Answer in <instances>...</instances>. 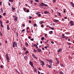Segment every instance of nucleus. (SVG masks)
<instances>
[{"mask_svg": "<svg viewBox=\"0 0 74 74\" xmlns=\"http://www.w3.org/2000/svg\"><path fill=\"white\" fill-rule=\"evenodd\" d=\"M13 48H15V47H18L17 46V42H14L13 43Z\"/></svg>", "mask_w": 74, "mask_h": 74, "instance_id": "obj_1", "label": "nucleus"}, {"mask_svg": "<svg viewBox=\"0 0 74 74\" xmlns=\"http://www.w3.org/2000/svg\"><path fill=\"white\" fill-rule=\"evenodd\" d=\"M5 57L6 58V59L8 61V62H10V59H9V57H8V54L6 55Z\"/></svg>", "mask_w": 74, "mask_h": 74, "instance_id": "obj_2", "label": "nucleus"}, {"mask_svg": "<svg viewBox=\"0 0 74 74\" xmlns=\"http://www.w3.org/2000/svg\"><path fill=\"white\" fill-rule=\"evenodd\" d=\"M74 22L73 21H71L70 22V24H71V26H73L74 25Z\"/></svg>", "mask_w": 74, "mask_h": 74, "instance_id": "obj_3", "label": "nucleus"}, {"mask_svg": "<svg viewBox=\"0 0 74 74\" xmlns=\"http://www.w3.org/2000/svg\"><path fill=\"white\" fill-rule=\"evenodd\" d=\"M62 49H58L57 51V52L58 53L59 52H62Z\"/></svg>", "mask_w": 74, "mask_h": 74, "instance_id": "obj_4", "label": "nucleus"}, {"mask_svg": "<svg viewBox=\"0 0 74 74\" xmlns=\"http://www.w3.org/2000/svg\"><path fill=\"white\" fill-rule=\"evenodd\" d=\"M53 21L54 22H55V23H57V22H58V21H59V20L56 19H54L53 20Z\"/></svg>", "mask_w": 74, "mask_h": 74, "instance_id": "obj_5", "label": "nucleus"}, {"mask_svg": "<svg viewBox=\"0 0 74 74\" xmlns=\"http://www.w3.org/2000/svg\"><path fill=\"white\" fill-rule=\"evenodd\" d=\"M29 53V51L27 50L25 51V54L24 55H27V53Z\"/></svg>", "mask_w": 74, "mask_h": 74, "instance_id": "obj_6", "label": "nucleus"}, {"mask_svg": "<svg viewBox=\"0 0 74 74\" xmlns=\"http://www.w3.org/2000/svg\"><path fill=\"white\" fill-rule=\"evenodd\" d=\"M29 64L31 66L33 65V62H32L30 61H30H29Z\"/></svg>", "mask_w": 74, "mask_h": 74, "instance_id": "obj_7", "label": "nucleus"}, {"mask_svg": "<svg viewBox=\"0 0 74 74\" xmlns=\"http://www.w3.org/2000/svg\"><path fill=\"white\" fill-rule=\"evenodd\" d=\"M40 5H41V6H42V7H44V6H45V4L44 3H41L40 4Z\"/></svg>", "mask_w": 74, "mask_h": 74, "instance_id": "obj_8", "label": "nucleus"}, {"mask_svg": "<svg viewBox=\"0 0 74 74\" xmlns=\"http://www.w3.org/2000/svg\"><path fill=\"white\" fill-rule=\"evenodd\" d=\"M25 45L26 47H29V44H28V43H27V42H26L25 43Z\"/></svg>", "mask_w": 74, "mask_h": 74, "instance_id": "obj_9", "label": "nucleus"}, {"mask_svg": "<svg viewBox=\"0 0 74 74\" xmlns=\"http://www.w3.org/2000/svg\"><path fill=\"white\" fill-rule=\"evenodd\" d=\"M49 63L50 64H52V62H53V61L52 60H50L49 61Z\"/></svg>", "mask_w": 74, "mask_h": 74, "instance_id": "obj_10", "label": "nucleus"}, {"mask_svg": "<svg viewBox=\"0 0 74 74\" xmlns=\"http://www.w3.org/2000/svg\"><path fill=\"white\" fill-rule=\"evenodd\" d=\"M37 50V51L38 52H40L41 51V50L40 49H38Z\"/></svg>", "mask_w": 74, "mask_h": 74, "instance_id": "obj_11", "label": "nucleus"}, {"mask_svg": "<svg viewBox=\"0 0 74 74\" xmlns=\"http://www.w3.org/2000/svg\"><path fill=\"white\" fill-rule=\"evenodd\" d=\"M71 5H72V7L74 8V3H73V2H71Z\"/></svg>", "mask_w": 74, "mask_h": 74, "instance_id": "obj_12", "label": "nucleus"}, {"mask_svg": "<svg viewBox=\"0 0 74 74\" xmlns=\"http://www.w3.org/2000/svg\"><path fill=\"white\" fill-rule=\"evenodd\" d=\"M37 70V69L36 68H35L34 69V72H36Z\"/></svg>", "mask_w": 74, "mask_h": 74, "instance_id": "obj_13", "label": "nucleus"}, {"mask_svg": "<svg viewBox=\"0 0 74 74\" xmlns=\"http://www.w3.org/2000/svg\"><path fill=\"white\" fill-rule=\"evenodd\" d=\"M14 20L15 21H18V17H16V16L15 18H14Z\"/></svg>", "mask_w": 74, "mask_h": 74, "instance_id": "obj_14", "label": "nucleus"}, {"mask_svg": "<svg viewBox=\"0 0 74 74\" xmlns=\"http://www.w3.org/2000/svg\"><path fill=\"white\" fill-rule=\"evenodd\" d=\"M44 13H45V14H49V12H47V11H45Z\"/></svg>", "mask_w": 74, "mask_h": 74, "instance_id": "obj_15", "label": "nucleus"}, {"mask_svg": "<svg viewBox=\"0 0 74 74\" xmlns=\"http://www.w3.org/2000/svg\"><path fill=\"white\" fill-rule=\"evenodd\" d=\"M24 58L25 60H27V57L25 56L24 57Z\"/></svg>", "mask_w": 74, "mask_h": 74, "instance_id": "obj_16", "label": "nucleus"}, {"mask_svg": "<svg viewBox=\"0 0 74 74\" xmlns=\"http://www.w3.org/2000/svg\"><path fill=\"white\" fill-rule=\"evenodd\" d=\"M48 27L50 28V29H52V30H54V28H52L50 26H48Z\"/></svg>", "mask_w": 74, "mask_h": 74, "instance_id": "obj_17", "label": "nucleus"}, {"mask_svg": "<svg viewBox=\"0 0 74 74\" xmlns=\"http://www.w3.org/2000/svg\"><path fill=\"white\" fill-rule=\"evenodd\" d=\"M52 66V64H50V65H49L48 67H49V69H51V67L52 66Z\"/></svg>", "mask_w": 74, "mask_h": 74, "instance_id": "obj_18", "label": "nucleus"}, {"mask_svg": "<svg viewBox=\"0 0 74 74\" xmlns=\"http://www.w3.org/2000/svg\"><path fill=\"white\" fill-rule=\"evenodd\" d=\"M34 47H36V48H38V46H37V45L34 44Z\"/></svg>", "mask_w": 74, "mask_h": 74, "instance_id": "obj_19", "label": "nucleus"}, {"mask_svg": "<svg viewBox=\"0 0 74 74\" xmlns=\"http://www.w3.org/2000/svg\"><path fill=\"white\" fill-rule=\"evenodd\" d=\"M32 57H34V58L36 57V56L35 55H34V54L33 53L32 54Z\"/></svg>", "mask_w": 74, "mask_h": 74, "instance_id": "obj_20", "label": "nucleus"}, {"mask_svg": "<svg viewBox=\"0 0 74 74\" xmlns=\"http://www.w3.org/2000/svg\"><path fill=\"white\" fill-rule=\"evenodd\" d=\"M26 11H25V12H29V11H30L29 10V9H27Z\"/></svg>", "mask_w": 74, "mask_h": 74, "instance_id": "obj_21", "label": "nucleus"}, {"mask_svg": "<svg viewBox=\"0 0 74 74\" xmlns=\"http://www.w3.org/2000/svg\"><path fill=\"white\" fill-rule=\"evenodd\" d=\"M40 63H42V64H45V63L44 62V61H42Z\"/></svg>", "mask_w": 74, "mask_h": 74, "instance_id": "obj_22", "label": "nucleus"}, {"mask_svg": "<svg viewBox=\"0 0 74 74\" xmlns=\"http://www.w3.org/2000/svg\"><path fill=\"white\" fill-rule=\"evenodd\" d=\"M33 51H34V52H35V53H36V52H37V51L35 49H34L33 50Z\"/></svg>", "mask_w": 74, "mask_h": 74, "instance_id": "obj_23", "label": "nucleus"}, {"mask_svg": "<svg viewBox=\"0 0 74 74\" xmlns=\"http://www.w3.org/2000/svg\"><path fill=\"white\" fill-rule=\"evenodd\" d=\"M45 36V37L46 38H47L48 36H47V34H44Z\"/></svg>", "mask_w": 74, "mask_h": 74, "instance_id": "obj_24", "label": "nucleus"}, {"mask_svg": "<svg viewBox=\"0 0 74 74\" xmlns=\"http://www.w3.org/2000/svg\"><path fill=\"white\" fill-rule=\"evenodd\" d=\"M52 33H53V32L52 31H50L49 32V33L50 34H51Z\"/></svg>", "mask_w": 74, "mask_h": 74, "instance_id": "obj_25", "label": "nucleus"}, {"mask_svg": "<svg viewBox=\"0 0 74 74\" xmlns=\"http://www.w3.org/2000/svg\"><path fill=\"white\" fill-rule=\"evenodd\" d=\"M23 51H26L27 49V48H26L25 47H24L23 48Z\"/></svg>", "mask_w": 74, "mask_h": 74, "instance_id": "obj_26", "label": "nucleus"}, {"mask_svg": "<svg viewBox=\"0 0 74 74\" xmlns=\"http://www.w3.org/2000/svg\"><path fill=\"white\" fill-rule=\"evenodd\" d=\"M59 73L60 74H63V72H62V71L59 72Z\"/></svg>", "mask_w": 74, "mask_h": 74, "instance_id": "obj_27", "label": "nucleus"}, {"mask_svg": "<svg viewBox=\"0 0 74 74\" xmlns=\"http://www.w3.org/2000/svg\"><path fill=\"white\" fill-rule=\"evenodd\" d=\"M9 1H10V2H13V1H14V0H9Z\"/></svg>", "mask_w": 74, "mask_h": 74, "instance_id": "obj_28", "label": "nucleus"}, {"mask_svg": "<svg viewBox=\"0 0 74 74\" xmlns=\"http://www.w3.org/2000/svg\"><path fill=\"white\" fill-rule=\"evenodd\" d=\"M41 40H44V37H42Z\"/></svg>", "mask_w": 74, "mask_h": 74, "instance_id": "obj_29", "label": "nucleus"}, {"mask_svg": "<svg viewBox=\"0 0 74 74\" xmlns=\"http://www.w3.org/2000/svg\"><path fill=\"white\" fill-rule=\"evenodd\" d=\"M12 11H14L15 10V8L13 7H12Z\"/></svg>", "mask_w": 74, "mask_h": 74, "instance_id": "obj_30", "label": "nucleus"}, {"mask_svg": "<svg viewBox=\"0 0 74 74\" xmlns=\"http://www.w3.org/2000/svg\"><path fill=\"white\" fill-rule=\"evenodd\" d=\"M58 15L59 16H62V15H61V13H59Z\"/></svg>", "mask_w": 74, "mask_h": 74, "instance_id": "obj_31", "label": "nucleus"}, {"mask_svg": "<svg viewBox=\"0 0 74 74\" xmlns=\"http://www.w3.org/2000/svg\"><path fill=\"white\" fill-rule=\"evenodd\" d=\"M36 26H37V24H36V23H34V27H36Z\"/></svg>", "mask_w": 74, "mask_h": 74, "instance_id": "obj_32", "label": "nucleus"}, {"mask_svg": "<svg viewBox=\"0 0 74 74\" xmlns=\"http://www.w3.org/2000/svg\"><path fill=\"white\" fill-rule=\"evenodd\" d=\"M46 61H47V62H49V61H50V60H48V59H46Z\"/></svg>", "mask_w": 74, "mask_h": 74, "instance_id": "obj_33", "label": "nucleus"}, {"mask_svg": "<svg viewBox=\"0 0 74 74\" xmlns=\"http://www.w3.org/2000/svg\"><path fill=\"white\" fill-rule=\"evenodd\" d=\"M66 37V36H62V38H64Z\"/></svg>", "mask_w": 74, "mask_h": 74, "instance_id": "obj_34", "label": "nucleus"}, {"mask_svg": "<svg viewBox=\"0 0 74 74\" xmlns=\"http://www.w3.org/2000/svg\"><path fill=\"white\" fill-rule=\"evenodd\" d=\"M25 29H24L23 30H22L21 31V33H22V32H25Z\"/></svg>", "mask_w": 74, "mask_h": 74, "instance_id": "obj_35", "label": "nucleus"}, {"mask_svg": "<svg viewBox=\"0 0 74 74\" xmlns=\"http://www.w3.org/2000/svg\"><path fill=\"white\" fill-rule=\"evenodd\" d=\"M27 33H29V29H27Z\"/></svg>", "mask_w": 74, "mask_h": 74, "instance_id": "obj_36", "label": "nucleus"}, {"mask_svg": "<svg viewBox=\"0 0 74 74\" xmlns=\"http://www.w3.org/2000/svg\"><path fill=\"white\" fill-rule=\"evenodd\" d=\"M42 21H40L39 22V23L40 24H42Z\"/></svg>", "mask_w": 74, "mask_h": 74, "instance_id": "obj_37", "label": "nucleus"}, {"mask_svg": "<svg viewBox=\"0 0 74 74\" xmlns=\"http://www.w3.org/2000/svg\"><path fill=\"white\" fill-rule=\"evenodd\" d=\"M0 35H1V36H3V34H2V33H1V32H0Z\"/></svg>", "mask_w": 74, "mask_h": 74, "instance_id": "obj_38", "label": "nucleus"}, {"mask_svg": "<svg viewBox=\"0 0 74 74\" xmlns=\"http://www.w3.org/2000/svg\"><path fill=\"white\" fill-rule=\"evenodd\" d=\"M26 8H23V10H24V11H26Z\"/></svg>", "mask_w": 74, "mask_h": 74, "instance_id": "obj_39", "label": "nucleus"}, {"mask_svg": "<svg viewBox=\"0 0 74 74\" xmlns=\"http://www.w3.org/2000/svg\"><path fill=\"white\" fill-rule=\"evenodd\" d=\"M3 16H4V15H6V13H4L3 14Z\"/></svg>", "mask_w": 74, "mask_h": 74, "instance_id": "obj_40", "label": "nucleus"}, {"mask_svg": "<svg viewBox=\"0 0 74 74\" xmlns=\"http://www.w3.org/2000/svg\"><path fill=\"white\" fill-rule=\"evenodd\" d=\"M0 24H3V23H2V21H1V20H0Z\"/></svg>", "mask_w": 74, "mask_h": 74, "instance_id": "obj_41", "label": "nucleus"}, {"mask_svg": "<svg viewBox=\"0 0 74 74\" xmlns=\"http://www.w3.org/2000/svg\"><path fill=\"white\" fill-rule=\"evenodd\" d=\"M30 2L31 3V4H32V3H33V0H31L30 1Z\"/></svg>", "mask_w": 74, "mask_h": 74, "instance_id": "obj_42", "label": "nucleus"}, {"mask_svg": "<svg viewBox=\"0 0 74 74\" xmlns=\"http://www.w3.org/2000/svg\"><path fill=\"white\" fill-rule=\"evenodd\" d=\"M45 7H48V5L45 4Z\"/></svg>", "mask_w": 74, "mask_h": 74, "instance_id": "obj_43", "label": "nucleus"}, {"mask_svg": "<svg viewBox=\"0 0 74 74\" xmlns=\"http://www.w3.org/2000/svg\"><path fill=\"white\" fill-rule=\"evenodd\" d=\"M7 23H9V21L8 20L7 21V22H6Z\"/></svg>", "mask_w": 74, "mask_h": 74, "instance_id": "obj_44", "label": "nucleus"}, {"mask_svg": "<svg viewBox=\"0 0 74 74\" xmlns=\"http://www.w3.org/2000/svg\"><path fill=\"white\" fill-rule=\"evenodd\" d=\"M34 58H35V59H38V58L36 57H34Z\"/></svg>", "mask_w": 74, "mask_h": 74, "instance_id": "obj_45", "label": "nucleus"}, {"mask_svg": "<svg viewBox=\"0 0 74 74\" xmlns=\"http://www.w3.org/2000/svg\"><path fill=\"white\" fill-rule=\"evenodd\" d=\"M29 19H32V17L31 16H29Z\"/></svg>", "mask_w": 74, "mask_h": 74, "instance_id": "obj_46", "label": "nucleus"}, {"mask_svg": "<svg viewBox=\"0 0 74 74\" xmlns=\"http://www.w3.org/2000/svg\"><path fill=\"white\" fill-rule=\"evenodd\" d=\"M7 29L8 30H10V28L9 27H7Z\"/></svg>", "mask_w": 74, "mask_h": 74, "instance_id": "obj_47", "label": "nucleus"}, {"mask_svg": "<svg viewBox=\"0 0 74 74\" xmlns=\"http://www.w3.org/2000/svg\"><path fill=\"white\" fill-rule=\"evenodd\" d=\"M29 27H27V30H29Z\"/></svg>", "mask_w": 74, "mask_h": 74, "instance_id": "obj_48", "label": "nucleus"}, {"mask_svg": "<svg viewBox=\"0 0 74 74\" xmlns=\"http://www.w3.org/2000/svg\"><path fill=\"white\" fill-rule=\"evenodd\" d=\"M1 26L2 27H3V24H1Z\"/></svg>", "mask_w": 74, "mask_h": 74, "instance_id": "obj_49", "label": "nucleus"}, {"mask_svg": "<svg viewBox=\"0 0 74 74\" xmlns=\"http://www.w3.org/2000/svg\"><path fill=\"white\" fill-rule=\"evenodd\" d=\"M35 1L36 2H38L39 1L38 0H35Z\"/></svg>", "mask_w": 74, "mask_h": 74, "instance_id": "obj_50", "label": "nucleus"}, {"mask_svg": "<svg viewBox=\"0 0 74 74\" xmlns=\"http://www.w3.org/2000/svg\"><path fill=\"white\" fill-rule=\"evenodd\" d=\"M38 16H41V14H39Z\"/></svg>", "mask_w": 74, "mask_h": 74, "instance_id": "obj_51", "label": "nucleus"}, {"mask_svg": "<svg viewBox=\"0 0 74 74\" xmlns=\"http://www.w3.org/2000/svg\"><path fill=\"white\" fill-rule=\"evenodd\" d=\"M48 66H49V65L48 64H46V66H47V67H48Z\"/></svg>", "mask_w": 74, "mask_h": 74, "instance_id": "obj_52", "label": "nucleus"}, {"mask_svg": "<svg viewBox=\"0 0 74 74\" xmlns=\"http://www.w3.org/2000/svg\"><path fill=\"white\" fill-rule=\"evenodd\" d=\"M44 27V25H41V27Z\"/></svg>", "mask_w": 74, "mask_h": 74, "instance_id": "obj_53", "label": "nucleus"}, {"mask_svg": "<svg viewBox=\"0 0 74 74\" xmlns=\"http://www.w3.org/2000/svg\"><path fill=\"white\" fill-rule=\"evenodd\" d=\"M65 19H67V17H65L64 18Z\"/></svg>", "mask_w": 74, "mask_h": 74, "instance_id": "obj_54", "label": "nucleus"}, {"mask_svg": "<svg viewBox=\"0 0 74 74\" xmlns=\"http://www.w3.org/2000/svg\"><path fill=\"white\" fill-rule=\"evenodd\" d=\"M45 49H47V46H45Z\"/></svg>", "mask_w": 74, "mask_h": 74, "instance_id": "obj_55", "label": "nucleus"}, {"mask_svg": "<svg viewBox=\"0 0 74 74\" xmlns=\"http://www.w3.org/2000/svg\"><path fill=\"white\" fill-rule=\"evenodd\" d=\"M2 18V16H1V15H0V18Z\"/></svg>", "mask_w": 74, "mask_h": 74, "instance_id": "obj_56", "label": "nucleus"}, {"mask_svg": "<svg viewBox=\"0 0 74 74\" xmlns=\"http://www.w3.org/2000/svg\"><path fill=\"white\" fill-rule=\"evenodd\" d=\"M38 70H41V68H39V69H38Z\"/></svg>", "mask_w": 74, "mask_h": 74, "instance_id": "obj_57", "label": "nucleus"}, {"mask_svg": "<svg viewBox=\"0 0 74 74\" xmlns=\"http://www.w3.org/2000/svg\"><path fill=\"white\" fill-rule=\"evenodd\" d=\"M51 44H54V42L53 41H51Z\"/></svg>", "mask_w": 74, "mask_h": 74, "instance_id": "obj_58", "label": "nucleus"}, {"mask_svg": "<svg viewBox=\"0 0 74 74\" xmlns=\"http://www.w3.org/2000/svg\"><path fill=\"white\" fill-rule=\"evenodd\" d=\"M38 71V74H40V72L39 71Z\"/></svg>", "mask_w": 74, "mask_h": 74, "instance_id": "obj_59", "label": "nucleus"}, {"mask_svg": "<svg viewBox=\"0 0 74 74\" xmlns=\"http://www.w3.org/2000/svg\"><path fill=\"white\" fill-rule=\"evenodd\" d=\"M32 22V21L31 20L29 21V23H30Z\"/></svg>", "mask_w": 74, "mask_h": 74, "instance_id": "obj_60", "label": "nucleus"}, {"mask_svg": "<svg viewBox=\"0 0 74 74\" xmlns=\"http://www.w3.org/2000/svg\"><path fill=\"white\" fill-rule=\"evenodd\" d=\"M55 0H54L53 1V3H55Z\"/></svg>", "mask_w": 74, "mask_h": 74, "instance_id": "obj_61", "label": "nucleus"}, {"mask_svg": "<svg viewBox=\"0 0 74 74\" xmlns=\"http://www.w3.org/2000/svg\"><path fill=\"white\" fill-rule=\"evenodd\" d=\"M22 26H23L24 27V26H25V25L24 24H23V25H22Z\"/></svg>", "mask_w": 74, "mask_h": 74, "instance_id": "obj_62", "label": "nucleus"}, {"mask_svg": "<svg viewBox=\"0 0 74 74\" xmlns=\"http://www.w3.org/2000/svg\"><path fill=\"white\" fill-rule=\"evenodd\" d=\"M0 67H1V69H2V68H3V66L2 65H1L0 66Z\"/></svg>", "mask_w": 74, "mask_h": 74, "instance_id": "obj_63", "label": "nucleus"}, {"mask_svg": "<svg viewBox=\"0 0 74 74\" xmlns=\"http://www.w3.org/2000/svg\"><path fill=\"white\" fill-rule=\"evenodd\" d=\"M33 40H34V39H31V41H33Z\"/></svg>", "mask_w": 74, "mask_h": 74, "instance_id": "obj_64", "label": "nucleus"}]
</instances>
